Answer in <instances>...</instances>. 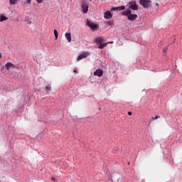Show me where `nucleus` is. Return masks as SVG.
I'll use <instances>...</instances> for the list:
<instances>
[{
  "label": "nucleus",
  "instance_id": "f257e3e1",
  "mask_svg": "<svg viewBox=\"0 0 182 182\" xmlns=\"http://www.w3.org/2000/svg\"><path fill=\"white\" fill-rule=\"evenodd\" d=\"M123 16H127L128 21H136L137 18H139V16L137 14H132V10L127 9L125 10L124 12H122Z\"/></svg>",
  "mask_w": 182,
  "mask_h": 182
},
{
  "label": "nucleus",
  "instance_id": "4be33fe9",
  "mask_svg": "<svg viewBox=\"0 0 182 182\" xmlns=\"http://www.w3.org/2000/svg\"><path fill=\"white\" fill-rule=\"evenodd\" d=\"M32 2V0H27V4H31Z\"/></svg>",
  "mask_w": 182,
  "mask_h": 182
},
{
  "label": "nucleus",
  "instance_id": "ddd939ff",
  "mask_svg": "<svg viewBox=\"0 0 182 182\" xmlns=\"http://www.w3.org/2000/svg\"><path fill=\"white\" fill-rule=\"evenodd\" d=\"M19 0H9L10 5H16Z\"/></svg>",
  "mask_w": 182,
  "mask_h": 182
},
{
  "label": "nucleus",
  "instance_id": "dca6fc26",
  "mask_svg": "<svg viewBox=\"0 0 182 182\" xmlns=\"http://www.w3.org/2000/svg\"><path fill=\"white\" fill-rule=\"evenodd\" d=\"M125 9L126 6H118V11H124Z\"/></svg>",
  "mask_w": 182,
  "mask_h": 182
},
{
  "label": "nucleus",
  "instance_id": "4468645a",
  "mask_svg": "<svg viewBox=\"0 0 182 182\" xmlns=\"http://www.w3.org/2000/svg\"><path fill=\"white\" fill-rule=\"evenodd\" d=\"M107 45H109V43H103L101 44L100 46H99V49H103L104 48H106V46H107Z\"/></svg>",
  "mask_w": 182,
  "mask_h": 182
},
{
  "label": "nucleus",
  "instance_id": "f03ea898",
  "mask_svg": "<svg viewBox=\"0 0 182 182\" xmlns=\"http://www.w3.org/2000/svg\"><path fill=\"white\" fill-rule=\"evenodd\" d=\"M87 26H89L93 32H95V31L99 29V24H96L93 23V21H89V19H87Z\"/></svg>",
  "mask_w": 182,
  "mask_h": 182
},
{
  "label": "nucleus",
  "instance_id": "f3484780",
  "mask_svg": "<svg viewBox=\"0 0 182 182\" xmlns=\"http://www.w3.org/2000/svg\"><path fill=\"white\" fill-rule=\"evenodd\" d=\"M54 35H55V41L58 40V31L54 30Z\"/></svg>",
  "mask_w": 182,
  "mask_h": 182
},
{
  "label": "nucleus",
  "instance_id": "1a4fd4ad",
  "mask_svg": "<svg viewBox=\"0 0 182 182\" xmlns=\"http://www.w3.org/2000/svg\"><path fill=\"white\" fill-rule=\"evenodd\" d=\"M113 16V14H112V12L110 11H106L105 14H104V18L105 19H110L112 18V17Z\"/></svg>",
  "mask_w": 182,
  "mask_h": 182
},
{
  "label": "nucleus",
  "instance_id": "20e7f679",
  "mask_svg": "<svg viewBox=\"0 0 182 182\" xmlns=\"http://www.w3.org/2000/svg\"><path fill=\"white\" fill-rule=\"evenodd\" d=\"M129 9H132V11H137L139 9V6H137V4L134 1H129Z\"/></svg>",
  "mask_w": 182,
  "mask_h": 182
},
{
  "label": "nucleus",
  "instance_id": "5701e85b",
  "mask_svg": "<svg viewBox=\"0 0 182 182\" xmlns=\"http://www.w3.org/2000/svg\"><path fill=\"white\" fill-rule=\"evenodd\" d=\"M128 114H129V116H132V112H128Z\"/></svg>",
  "mask_w": 182,
  "mask_h": 182
},
{
  "label": "nucleus",
  "instance_id": "2eb2a0df",
  "mask_svg": "<svg viewBox=\"0 0 182 182\" xmlns=\"http://www.w3.org/2000/svg\"><path fill=\"white\" fill-rule=\"evenodd\" d=\"M45 89L48 92V93H49V92L52 90V87H50V85H47Z\"/></svg>",
  "mask_w": 182,
  "mask_h": 182
},
{
  "label": "nucleus",
  "instance_id": "9d476101",
  "mask_svg": "<svg viewBox=\"0 0 182 182\" xmlns=\"http://www.w3.org/2000/svg\"><path fill=\"white\" fill-rule=\"evenodd\" d=\"M9 19L8 16H5V14L0 15V22H4L5 21H8Z\"/></svg>",
  "mask_w": 182,
  "mask_h": 182
},
{
  "label": "nucleus",
  "instance_id": "b1692460",
  "mask_svg": "<svg viewBox=\"0 0 182 182\" xmlns=\"http://www.w3.org/2000/svg\"><path fill=\"white\" fill-rule=\"evenodd\" d=\"M52 181H55V178H51Z\"/></svg>",
  "mask_w": 182,
  "mask_h": 182
},
{
  "label": "nucleus",
  "instance_id": "6ab92c4d",
  "mask_svg": "<svg viewBox=\"0 0 182 182\" xmlns=\"http://www.w3.org/2000/svg\"><path fill=\"white\" fill-rule=\"evenodd\" d=\"M111 11H119V9H118V7H114V8L111 9Z\"/></svg>",
  "mask_w": 182,
  "mask_h": 182
},
{
  "label": "nucleus",
  "instance_id": "f8f14e48",
  "mask_svg": "<svg viewBox=\"0 0 182 182\" xmlns=\"http://www.w3.org/2000/svg\"><path fill=\"white\" fill-rule=\"evenodd\" d=\"M96 43H102L105 42V38L103 37H98L95 38Z\"/></svg>",
  "mask_w": 182,
  "mask_h": 182
},
{
  "label": "nucleus",
  "instance_id": "9b49d317",
  "mask_svg": "<svg viewBox=\"0 0 182 182\" xmlns=\"http://www.w3.org/2000/svg\"><path fill=\"white\" fill-rule=\"evenodd\" d=\"M65 36L68 42H72V34L70 33H66Z\"/></svg>",
  "mask_w": 182,
  "mask_h": 182
},
{
  "label": "nucleus",
  "instance_id": "a878e982",
  "mask_svg": "<svg viewBox=\"0 0 182 182\" xmlns=\"http://www.w3.org/2000/svg\"><path fill=\"white\" fill-rule=\"evenodd\" d=\"M156 6H159V3H156Z\"/></svg>",
  "mask_w": 182,
  "mask_h": 182
},
{
  "label": "nucleus",
  "instance_id": "7ed1b4c3",
  "mask_svg": "<svg viewBox=\"0 0 182 182\" xmlns=\"http://www.w3.org/2000/svg\"><path fill=\"white\" fill-rule=\"evenodd\" d=\"M140 5H141L144 8H151V1L150 0H140Z\"/></svg>",
  "mask_w": 182,
  "mask_h": 182
},
{
  "label": "nucleus",
  "instance_id": "cd10ccee",
  "mask_svg": "<svg viewBox=\"0 0 182 182\" xmlns=\"http://www.w3.org/2000/svg\"><path fill=\"white\" fill-rule=\"evenodd\" d=\"M74 73H76V70H74Z\"/></svg>",
  "mask_w": 182,
  "mask_h": 182
},
{
  "label": "nucleus",
  "instance_id": "393cba45",
  "mask_svg": "<svg viewBox=\"0 0 182 182\" xmlns=\"http://www.w3.org/2000/svg\"><path fill=\"white\" fill-rule=\"evenodd\" d=\"M2 58V54L0 53V58Z\"/></svg>",
  "mask_w": 182,
  "mask_h": 182
},
{
  "label": "nucleus",
  "instance_id": "6e6552de",
  "mask_svg": "<svg viewBox=\"0 0 182 182\" xmlns=\"http://www.w3.org/2000/svg\"><path fill=\"white\" fill-rule=\"evenodd\" d=\"M94 76H98V77H102L103 76V70L97 69L94 72Z\"/></svg>",
  "mask_w": 182,
  "mask_h": 182
},
{
  "label": "nucleus",
  "instance_id": "39448f33",
  "mask_svg": "<svg viewBox=\"0 0 182 182\" xmlns=\"http://www.w3.org/2000/svg\"><path fill=\"white\" fill-rule=\"evenodd\" d=\"M82 11L83 14H87V11H89V4L86 2L82 3Z\"/></svg>",
  "mask_w": 182,
  "mask_h": 182
},
{
  "label": "nucleus",
  "instance_id": "423d86ee",
  "mask_svg": "<svg viewBox=\"0 0 182 182\" xmlns=\"http://www.w3.org/2000/svg\"><path fill=\"white\" fill-rule=\"evenodd\" d=\"M90 53H82L80 55H78L77 58V61L79 62V60H82V59H85V58H87Z\"/></svg>",
  "mask_w": 182,
  "mask_h": 182
},
{
  "label": "nucleus",
  "instance_id": "aec40b11",
  "mask_svg": "<svg viewBox=\"0 0 182 182\" xmlns=\"http://www.w3.org/2000/svg\"><path fill=\"white\" fill-rule=\"evenodd\" d=\"M36 2L38 4H42L43 2V0H36Z\"/></svg>",
  "mask_w": 182,
  "mask_h": 182
},
{
  "label": "nucleus",
  "instance_id": "412c9836",
  "mask_svg": "<svg viewBox=\"0 0 182 182\" xmlns=\"http://www.w3.org/2000/svg\"><path fill=\"white\" fill-rule=\"evenodd\" d=\"M163 52H164L166 53V52H167V48H164Z\"/></svg>",
  "mask_w": 182,
  "mask_h": 182
},
{
  "label": "nucleus",
  "instance_id": "bb28decb",
  "mask_svg": "<svg viewBox=\"0 0 182 182\" xmlns=\"http://www.w3.org/2000/svg\"><path fill=\"white\" fill-rule=\"evenodd\" d=\"M108 43H113V41L108 42Z\"/></svg>",
  "mask_w": 182,
  "mask_h": 182
},
{
  "label": "nucleus",
  "instance_id": "a211bd4d",
  "mask_svg": "<svg viewBox=\"0 0 182 182\" xmlns=\"http://www.w3.org/2000/svg\"><path fill=\"white\" fill-rule=\"evenodd\" d=\"M157 119H160V116L156 115L155 117H152V120H157Z\"/></svg>",
  "mask_w": 182,
  "mask_h": 182
},
{
  "label": "nucleus",
  "instance_id": "0eeeda50",
  "mask_svg": "<svg viewBox=\"0 0 182 182\" xmlns=\"http://www.w3.org/2000/svg\"><path fill=\"white\" fill-rule=\"evenodd\" d=\"M5 68L6 69V70H9V69L12 68V69H16V66H15V65H14V63L9 62L5 65Z\"/></svg>",
  "mask_w": 182,
  "mask_h": 182
}]
</instances>
